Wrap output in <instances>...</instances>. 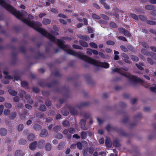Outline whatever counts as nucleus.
<instances>
[{"mask_svg": "<svg viewBox=\"0 0 156 156\" xmlns=\"http://www.w3.org/2000/svg\"><path fill=\"white\" fill-rule=\"evenodd\" d=\"M37 142L36 141H34L31 143L29 145V148L30 149L32 150H34L37 147Z\"/></svg>", "mask_w": 156, "mask_h": 156, "instance_id": "obj_4", "label": "nucleus"}, {"mask_svg": "<svg viewBox=\"0 0 156 156\" xmlns=\"http://www.w3.org/2000/svg\"><path fill=\"white\" fill-rule=\"evenodd\" d=\"M10 112V110L9 109H5L4 112V114L5 115H9Z\"/></svg>", "mask_w": 156, "mask_h": 156, "instance_id": "obj_51", "label": "nucleus"}, {"mask_svg": "<svg viewBox=\"0 0 156 156\" xmlns=\"http://www.w3.org/2000/svg\"><path fill=\"white\" fill-rule=\"evenodd\" d=\"M88 105V103L87 102H82L76 105V107L79 108H80L83 106H87Z\"/></svg>", "mask_w": 156, "mask_h": 156, "instance_id": "obj_12", "label": "nucleus"}, {"mask_svg": "<svg viewBox=\"0 0 156 156\" xmlns=\"http://www.w3.org/2000/svg\"><path fill=\"white\" fill-rule=\"evenodd\" d=\"M16 115V112H12L10 114L9 118L11 119H14Z\"/></svg>", "mask_w": 156, "mask_h": 156, "instance_id": "obj_30", "label": "nucleus"}, {"mask_svg": "<svg viewBox=\"0 0 156 156\" xmlns=\"http://www.w3.org/2000/svg\"><path fill=\"white\" fill-rule=\"evenodd\" d=\"M69 130L68 129H65L63 131V133L64 135L67 136V137L69 139L71 138V135L69 133Z\"/></svg>", "mask_w": 156, "mask_h": 156, "instance_id": "obj_13", "label": "nucleus"}, {"mask_svg": "<svg viewBox=\"0 0 156 156\" xmlns=\"http://www.w3.org/2000/svg\"><path fill=\"white\" fill-rule=\"evenodd\" d=\"M99 55L103 58H105L106 57L102 52H99Z\"/></svg>", "mask_w": 156, "mask_h": 156, "instance_id": "obj_63", "label": "nucleus"}, {"mask_svg": "<svg viewBox=\"0 0 156 156\" xmlns=\"http://www.w3.org/2000/svg\"><path fill=\"white\" fill-rule=\"evenodd\" d=\"M118 38L119 40H122L124 41H127V39L123 37L119 36L118 37Z\"/></svg>", "mask_w": 156, "mask_h": 156, "instance_id": "obj_61", "label": "nucleus"}, {"mask_svg": "<svg viewBox=\"0 0 156 156\" xmlns=\"http://www.w3.org/2000/svg\"><path fill=\"white\" fill-rule=\"evenodd\" d=\"M5 78L6 79L10 80L13 79V77L8 75V72L7 71H4L3 72Z\"/></svg>", "mask_w": 156, "mask_h": 156, "instance_id": "obj_10", "label": "nucleus"}, {"mask_svg": "<svg viewBox=\"0 0 156 156\" xmlns=\"http://www.w3.org/2000/svg\"><path fill=\"white\" fill-rule=\"evenodd\" d=\"M118 30L120 33L124 34L126 30L122 28H119L118 29Z\"/></svg>", "mask_w": 156, "mask_h": 156, "instance_id": "obj_60", "label": "nucleus"}, {"mask_svg": "<svg viewBox=\"0 0 156 156\" xmlns=\"http://www.w3.org/2000/svg\"><path fill=\"white\" fill-rule=\"evenodd\" d=\"M106 43L107 44L112 45L115 44L114 42L111 41H108L106 42Z\"/></svg>", "mask_w": 156, "mask_h": 156, "instance_id": "obj_64", "label": "nucleus"}, {"mask_svg": "<svg viewBox=\"0 0 156 156\" xmlns=\"http://www.w3.org/2000/svg\"><path fill=\"white\" fill-rule=\"evenodd\" d=\"M51 11L55 13H58V10L55 8H52L51 9Z\"/></svg>", "mask_w": 156, "mask_h": 156, "instance_id": "obj_56", "label": "nucleus"}, {"mask_svg": "<svg viewBox=\"0 0 156 156\" xmlns=\"http://www.w3.org/2000/svg\"><path fill=\"white\" fill-rule=\"evenodd\" d=\"M69 133L70 134H73L75 132V130L74 128H70L69 129Z\"/></svg>", "mask_w": 156, "mask_h": 156, "instance_id": "obj_52", "label": "nucleus"}, {"mask_svg": "<svg viewBox=\"0 0 156 156\" xmlns=\"http://www.w3.org/2000/svg\"><path fill=\"white\" fill-rule=\"evenodd\" d=\"M76 145L78 148L79 149H80V150L82 149V146L80 142H78L76 144Z\"/></svg>", "mask_w": 156, "mask_h": 156, "instance_id": "obj_50", "label": "nucleus"}, {"mask_svg": "<svg viewBox=\"0 0 156 156\" xmlns=\"http://www.w3.org/2000/svg\"><path fill=\"white\" fill-rule=\"evenodd\" d=\"M105 144L107 147H111L112 146V142L109 138H107Z\"/></svg>", "mask_w": 156, "mask_h": 156, "instance_id": "obj_11", "label": "nucleus"}, {"mask_svg": "<svg viewBox=\"0 0 156 156\" xmlns=\"http://www.w3.org/2000/svg\"><path fill=\"white\" fill-rule=\"evenodd\" d=\"M139 17L140 19L142 21H145L147 20L146 18L144 16L142 15H139Z\"/></svg>", "mask_w": 156, "mask_h": 156, "instance_id": "obj_41", "label": "nucleus"}, {"mask_svg": "<svg viewBox=\"0 0 156 156\" xmlns=\"http://www.w3.org/2000/svg\"><path fill=\"white\" fill-rule=\"evenodd\" d=\"M89 45L91 47L94 48H98V45L94 42H90L89 44Z\"/></svg>", "mask_w": 156, "mask_h": 156, "instance_id": "obj_34", "label": "nucleus"}, {"mask_svg": "<svg viewBox=\"0 0 156 156\" xmlns=\"http://www.w3.org/2000/svg\"><path fill=\"white\" fill-rule=\"evenodd\" d=\"M86 120L84 119H81L80 123L81 127L83 130H87L88 129V126L86 125Z\"/></svg>", "mask_w": 156, "mask_h": 156, "instance_id": "obj_3", "label": "nucleus"}, {"mask_svg": "<svg viewBox=\"0 0 156 156\" xmlns=\"http://www.w3.org/2000/svg\"><path fill=\"white\" fill-rule=\"evenodd\" d=\"M145 8L147 10H151L154 9L155 7L154 5H147L145 6Z\"/></svg>", "mask_w": 156, "mask_h": 156, "instance_id": "obj_17", "label": "nucleus"}, {"mask_svg": "<svg viewBox=\"0 0 156 156\" xmlns=\"http://www.w3.org/2000/svg\"><path fill=\"white\" fill-rule=\"evenodd\" d=\"M120 48L122 50L126 52H128V49L124 46L121 45L120 46Z\"/></svg>", "mask_w": 156, "mask_h": 156, "instance_id": "obj_45", "label": "nucleus"}, {"mask_svg": "<svg viewBox=\"0 0 156 156\" xmlns=\"http://www.w3.org/2000/svg\"><path fill=\"white\" fill-rule=\"evenodd\" d=\"M44 35L49 38L52 41L56 43L62 49H63L69 54L79 58L80 59L97 66L103 67L105 68H108L109 65L107 62H103L98 61L84 55L82 52H77L71 49L68 45L64 44L63 41L59 39H56L55 37L50 34L48 33L44 29Z\"/></svg>", "mask_w": 156, "mask_h": 156, "instance_id": "obj_1", "label": "nucleus"}, {"mask_svg": "<svg viewBox=\"0 0 156 156\" xmlns=\"http://www.w3.org/2000/svg\"><path fill=\"white\" fill-rule=\"evenodd\" d=\"M37 117L39 118H44L45 116L44 114L41 112H39L36 114Z\"/></svg>", "mask_w": 156, "mask_h": 156, "instance_id": "obj_28", "label": "nucleus"}, {"mask_svg": "<svg viewBox=\"0 0 156 156\" xmlns=\"http://www.w3.org/2000/svg\"><path fill=\"white\" fill-rule=\"evenodd\" d=\"M62 113L65 116L69 114V112L66 110L65 109H62Z\"/></svg>", "mask_w": 156, "mask_h": 156, "instance_id": "obj_38", "label": "nucleus"}, {"mask_svg": "<svg viewBox=\"0 0 156 156\" xmlns=\"http://www.w3.org/2000/svg\"><path fill=\"white\" fill-rule=\"evenodd\" d=\"M130 16L132 18L135 20H137L138 19V18L137 16L134 14L130 13Z\"/></svg>", "mask_w": 156, "mask_h": 156, "instance_id": "obj_42", "label": "nucleus"}, {"mask_svg": "<svg viewBox=\"0 0 156 156\" xmlns=\"http://www.w3.org/2000/svg\"><path fill=\"white\" fill-rule=\"evenodd\" d=\"M23 128V124H21L19 125L18 127V130L19 131H22Z\"/></svg>", "mask_w": 156, "mask_h": 156, "instance_id": "obj_46", "label": "nucleus"}, {"mask_svg": "<svg viewBox=\"0 0 156 156\" xmlns=\"http://www.w3.org/2000/svg\"><path fill=\"white\" fill-rule=\"evenodd\" d=\"M47 108L44 105H41L40 106L39 110L44 112L46 110Z\"/></svg>", "mask_w": 156, "mask_h": 156, "instance_id": "obj_26", "label": "nucleus"}, {"mask_svg": "<svg viewBox=\"0 0 156 156\" xmlns=\"http://www.w3.org/2000/svg\"><path fill=\"white\" fill-rule=\"evenodd\" d=\"M51 20L48 19L44 18L43 20L42 23L45 25H47L50 24L51 23Z\"/></svg>", "mask_w": 156, "mask_h": 156, "instance_id": "obj_14", "label": "nucleus"}, {"mask_svg": "<svg viewBox=\"0 0 156 156\" xmlns=\"http://www.w3.org/2000/svg\"><path fill=\"white\" fill-rule=\"evenodd\" d=\"M45 143V141L44 140H40L38 143V147L40 149L42 148L43 147Z\"/></svg>", "mask_w": 156, "mask_h": 156, "instance_id": "obj_7", "label": "nucleus"}, {"mask_svg": "<svg viewBox=\"0 0 156 156\" xmlns=\"http://www.w3.org/2000/svg\"><path fill=\"white\" fill-rule=\"evenodd\" d=\"M125 36L127 37H129L131 35L126 30L123 34Z\"/></svg>", "mask_w": 156, "mask_h": 156, "instance_id": "obj_58", "label": "nucleus"}, {"mask_svg": "<svg viewBox=\"0 0 156 156\" xmlns=\"http://www.w3.org/2000/svg\"><path fill=\"white\" fill-rule=\"evenodd\" d=\"M79 42L80 44L83 47H87L88 46V44L87 43L85 42L82 40L79 41Z\"/></svg>", "mask_w": 156, "mask_h": 156, "instance_id": "obj_20", "label": "nucleus"}, {"mask_svg": "<svg viewBox=\"0 0 156 156\" xmlns=\"http://www.w3.org/2000/svg\"><path fill=\"white\" fill-rule=\"evenodd\" d=\"M147 61L148 63L151 65H153L154 63L153 60L150 58H147Z\"/></svg>", "mask_w": 156, "mask_h": 156, "instance_id": "obj_43", "label": "nucleus"}, {"mask_svg": "<svg viewBox=\"0 0 156 156\" xmlns=\"http://www.w3.org/2000/svg\"><path fill=\"white\" fill-rule=\"evenodd\" d=\"M92 16L93 18L96 20L100 19L101 18L100 16H99L95 13L93 14H92Z\"/></svg>", "mask_w": 156, "mask_h": 156, "instance_id": "obj_33", "label": "nucleus"}, {"mask_svg": "<svg viewBox=\"0 0 156 156\" xmlns=\"http://www.w3.org/2000/svg\"><path fill=\"white\" fill-rule=\"evenodd\" d=\"M34 128L36 130H39L42 128V126L38 124H36L34 125Z\"/></svg>", "mask_w": 156, "mask_h": 156, "instance_id": "obj_29", "label": "nucleus"}, {"mask_svg": "<svg viewBox=\"0 0 156 156\" xmlns=\"http://www.w3.org/2000/svg\"><path fill=\"white\" fill-rule=\"evenodd\" d=\"M35 138V136L33 134H31L29 135L28 137V139L30 141H32Z\"/></svg>", "mask_w": 156, "mask_h": 156, "instance_id": "obj_24", "label": "nucleus"}, {"mask_svg": "<svg viewBox=\"0 0 156 156\" xmlns=\"http://www.w3.org/2000/svg\"><path fill=\"white\" fill-rule=\"evenodd\" d=\"M4 107V106L3 105H2L0 106V115H1L2 113Z\"/></svg>", "mask_w": 156, "mask_h": 156, "instance_id": "obj_62", "label": "nucleus"}, {"mask_svg": "<svg viewBox=\"0 0 156 156\" xmlns=\"http://www.w3.org/2000/svg\"><path fill=\"white\" fill-rule=\"evenodd\" d=\"M5 107L7 108H10L12 107V105L9 103H6L5 104Z\"/></svg>", "mask_w": 156, "mask_h": 156, "instance_id": "obj_55", "label": "nucleus"}, {"mask_svg": "<svg viewBox=\"0 0 156 156\" xmlns=\"http://www.w3.org/2000/svg\"><path fill=\"white\" fill-rule=\"evenodd\" d=\"M48 135L47 131L45 129H43L42 130L40 135L41 137H44L47 136Z\"/></svg>", "mask_w": 156, "mask_h": 156, "instance_id": "obj_6", "label": "nucleus"}, {"mask_svg": "<svg viewBox=\"0 0 156 156\" xmlns=\"http://www.w3.org/2000/svg\"><path fill=\"white\" fill-rule=\"evenodd\" d=\"M23 153L20 150H18L16 151L15 153V156H23Z\"/></svg>", "mask_w": 156, "mask_h": 156, "instance_id": "obj_16", "label": "nucleus"}, {"mask_svg": "<svg viewBox=\"0 0 156 156\" xmlns=\"http://www.w3.org/2000/svg\"><path fill=\"white\" fill-rule=\"evenodd\" d=\"M26 99L28 100V102L30 104H32L33 103V101L32 100H30V97L29 95H26L25 96Z\"/></svg>", "mask_w": 156, "mask_h": 156, "instance_id": "obj_25", "label": "nucleus"}, {"mask_svg": "<svg viewBox=\"0 0 156 156\" xmlns=\"http://www.w3.org/2000/svg\"><path fill=\"white\" fill-rule=\"evenodd\" d=\"M150 90L152 92H156V84L152 85V86L150 87Z\"/></svg>", "mask_w": 156, "mask_h": 156, "instance_id": "obj_32", "label": "nucleus"}, {"mask_svg": "<svg viewBox=\"0 0 156 156\" xmlns=\"http://www.w3.org/2000/svg\"><path fill=\"white\" fill-rule=\"evenodd\" d=\"M93 52V50L91 49L90 48H87V53L90 55H92V53Z\"/></svg>", "mask_w": 156, "mask_h": 156, "instance_id": "obj_44", "label": "nucleus"}, {"mask_svg": "<svg viewBox=\"0 0 156 156\" xmlns=\"http://www.w3.org/2000/svg\"><path fill=\"white\" fill-rule=\"evenodd\" d=\"M130 57L131 59L134 61L137 62L139 60L138 57L136 56L131 55Z\"/></svg>", "mask_w": 156, "mask_h": 156, "instance_id": "obj_31", "label": "nucleus"}, {"mask_svg": "<svg viewBox=\"0 0 156 156\" xmlns=\"http://www.w3.org/2000/svg\"><path fill=\"white\" fill-rule=\"evenodd\" d=\"M51 144L49 143H48L46 145L45 149L47 151H50L51 150Z\"/></svg>", "mask_w": 156, "mask_h": 156, "instance_id": "obj_21", "label": "nucleus"}, {"mask_svg": "<svg viewBox=\"0 0 156 156\" xmlns=\"http://www.w3.org/2000/svg\"><path fill=\"white\" fill-rule=\"evenodd\" d=\"M20 94L21 97L23 98L26 95L25 92L23 90H21L20 92Z\"/></svg>", "mask_w": 156, "mask_h": 156, "instance_id": "obj_40", "label": "nucleus"}, {"mask_svg": "<svg viewBox=\"0 0 156 156\" xmlns=\"http://www.w3.org/2000/svg\"><path fill=\"white\" fill-rule=\"evenodd\" d=\"M55 137L58 139H61L63 137V135L60 133H57L55 136Z\"/></svg>", "mask_w": 156, "mask_h": 156, "instance_id": "obj_49", "label": "nucleus"}, {"mask_svg": "<svg viewBox=\"0 0 156 156\" xmlns=\"http://www.w3.org/2000/svg\"><path fill=\"white\" fill-rule=\"evenodd\" d=\"M94 151V149L93 147H90L89 149V153L90 154H92Z\"/></svg>", "mask_w": 156, "mask_h": 156, "instance_id": "obj_54", "label": "nucleus"}, {"mask_svg": "<svg viewBox=\"0 0 156 156\" xmlns=\"http://www.w3.org/2000/svg\"><path fill=\"white\" fill-rule=\"evenodd\" d=\"M64 143H60L58 146V148L59 150H62L64 146Z\"/></svg>", "mask_w": 156, "mask_h": 156, "instance_id": "obj_37", "label": "nucleus"}, {"mask_svg": "<svg viewBox=\"0 0 156 156\" xmlns=\"http://www.w3.org/2000/svg\"><path fill=\"white\" fill-rule=\"evenodd\" d=\"M100 16L103 19H104V20H109V18L108 17L104 14H100Z\"/></svg>", "mask_w": 156, "mask_h": 156, "instance_id": "obj_23", "label": "nucleus"}, {"mask_svg": "<svg viewBox=\"0 0 156 156\" xmlns=\"http://www.w3.org/2000/svg\"><path fill=\"white\" fill-rule=\"evenodd\" d=\"M77 36L80 39L85 41H87L89 39V37L87 36L83 35L81 34H79Z\"/></svg>", "mask_w": 156, "mask_h": 156, "instance_id": "obj_9", "label": "nucleus"}, {"mask_svg": "<svg viewBox=\"0 0 156 156\" xmlns=\"http://www.w3.org/2000/svg\"><path fill=\"white\" fill-rule=\"evenodd\" d=\"M21 84L23 87H26L28 85L27 83L25 81L21 82Z\"/></svg>", "mask_w": 156, "mask_h": 156, "instance_id": "obj_53", "label": "nucleus"}, {"mask_svg": "<svg viewBox=\"0 0 156 156\" xmlns=\"http://www.w3.org/2000/svg\"><path fill=\"white\" fill-rule=\"evenodd\" d=\"M73 47L74 48L76 49L82 50L83 49L82 47L77 45L73 44Z\"/></svg>", "mask_w": 156, "mask_h": 156, "instance_id": "obj_36", "label": "nucleus"}, {"mask_svg": "<svg viewBox=\"0 0 156 156\" xmlns=\"http://www.w3.org/2000/svg\"><path fill=\"white\" fill-rule=\"evenodd\" d=\"M122 56L124 58L123 61L126 62L128 63H130V62L129 60V57L125 53H122Z\"/></svg>", "mask_w": 156, "mask_h": 156, "instance_id": "obj_5", "label": "nucleus"}, {"mask_svg": "<svg viewBox=\"0 0 156 156\" xmlns=\"http://www.w3.org/2000/svg\"><path fill=\"white\" fill-rule=\"evenodd\" d=\"M26 140L23 139H21L19 141V143L20 144H25L26 143Z\"/></svg>", "mask_w": 156, "mask_h": 156, "instance_id": "obj_35", "label": "nucleus"}, {"mask_svg": "<svg viewBox=\"0 0 156 156\" xmlns=\"http://www.w3.org/2000/svg\"><path fill=\"white\" fill-rule=\"evenodd\" d=\"M70 112L73 115H76L77 114L78 111L75 108H71L70 109Z\"/></svg>", "mask_w": 156, "mask_h": 156, "instance_id": "obj_8", "label": "nucleus"}, {"mask_svg": "<svg viewBox=\"0 0 156 156\" xmlns=\"http://www.w3.org/2000/svg\"><path fill=\"white\" fill-rule=\"evenodd\" d=\"M82 146L83 147H86L87 145V142L85 141H83L81 143Z\"/></svg>", "mask_w": 156, "mask_h": 156, "instance_id": "obj_57", "label": "nucleus"}, {"mask_svg": "<svg viewBox=\"0 0 156 156\" xmlns=\"http://www.w3.org/2000/svg\"><path fill=\"white\" fill-rule=\"evenodd\" d=\"M7 133V131L6 129L2 128L0 130V134L2 136H5L6 135Z\"/></svg>", "mask_w": 156, "mask_h": 156, "instance_id": "obj_15", "label": "nucleus"}, {"mask_svg": "<svg viewBox=\"0 0 156 156\" xmlns=\"http://www.w3.org/2000/svg\"><path fill=\"white\" fill-rule=\"evenodd\" d=\"M8 92L9 94L12 96H16L17 94V92L16 91L12 89L9 90Z\"/></svg>", "mask_w": 156, "mask_h": 156, "instance_id": "obj_19", "label": "nucleus"}, {"mask_svg": "<svg viewBox=\"0 0 156 156\" xmlns=\"http://www.w3.org/2000/svg\"><path fill=\"white\" fill-rule=\"evenodd\" d=\"M87 136V134L86 132L82 131L81 133V138L82 139H86Z\"/></svg>", "mask_w": 156, "mask_h": 156, "instance_id": "obj_22", "label": "nucleus"}, {"mask_svg": "<svg viewBox=\"0 0 156 156\" xmlns=\"http://www.w3.org/2000/svg\"><path fill=\"white\" fill-rule=\"evenodd\" d=\"M112 69L113 72H116L120 73L130 79L132 82L136 83L138 81L141 82H143V80L142 79L138 78L135 76L132 75L129 73L125 72L124 71H127L128 70L127 68H116Z\"/></svg>", "mask_w": 156, "mask_h": 156, "instance_id": "obj_2", "label": "nucleus"}, {"mask_svg": "<svg viewBox=\"0 0 156 156\" xmlns=\"http://www.w3.org/2000/svg\"><path fill=\"white\" fill-rule=\"evenodd\" d=\"M62 125L66 127H69L70 125L69 122L66 120H65L63 122Z\"/></svg>", "mask_w": 156, "mask_h": 156, "instance_id": "obj_27", "label": "nucleus"}, {"mask_svg": "<svg viewBox=\"0 0 156 156\" xmlns=\"http://www.w3.org/2000/svg\"><path fill=\"white\" fill-rule=\"evenodd\" d=\"M150 55L152 58L156 60V54L153 52H151L150 53Z\"/></svg>", "mask_w": 156, "mask_h": 156, "instance_id": "obj_48", "label": "nucleus"}, {"mask_svg": "<svg viewBox=\"0 0 156 156\" xmlns=\"http://www.w3.org/2000/svg\"><path fill=\"white\" fill-rule=\"evenodd\" d=\"M110 26L111 27H113V28H116L117 27L116 24H115V23H114L113 22H111L110 23Z\"/></svg>", "mask_w": 156, "mask_h": 156, "instance_id": "obj_59", "label": "nucleus"}, {"mask_svg": "<svg viewBox=\"0 0 156 156\" xmlns=\"http://www.w3.org/2000/svg\"><path fill=\"white\" fill-rule=\"evenodd\" d=\"M146 22L147 24L150 25H155L156 24V23L155 22L153 21L150 20H148Z\"/></svg>", "mask_w": 156, "mask_h": 156, "instance_id": "obj_47", "label": "nucleus"}, {"mask_svg": "<svg viewBox=\"0 0 156 156\" xmlns=\"http://www.w3.org/2000/svg\"><path fill=\"white\" fill-rule=\"evenodd\" d=\"M141 52L142 54L145 55H148L149 54V53L148 51L146 49H142L141 50Z\"/></svg>", "mask_w": 156, "mask_h": 156, "instance_id": "obj_39", "label": "nucleus"}, {"mask_svg": "<svg viewBox=\"0 0 156 156\" xmlns=\"http://www.w3.org/2000/svg\"><path fill=\"white\" fill-rule=\"evenodd\" d=\"M62 129V127L60 126H57L53 128V130L56 132L60 131Z\"/></svg>", "mask_w": 156, "mask_h": 156, "instance_id": "obj_18", "label": "nucleus"}]
</instances>
